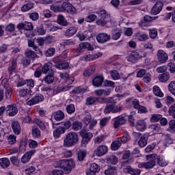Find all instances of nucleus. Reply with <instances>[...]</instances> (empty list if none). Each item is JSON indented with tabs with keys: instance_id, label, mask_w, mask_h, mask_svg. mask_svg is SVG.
<instances>
[{
	"instance_id": "nucleus-1",
	"label": "nucleus",
	"mask_w": 175,
	"mask_h": 175,
	"mask_svg": "<svg viewBox=\"0 0 175 175\" xmlns=\"http://www.w3.org/2000/svg\"><path fill=\"white\" fill-rule=\"evenodd\" d=\"M55 167H60L64 172V173L68 174L72 172V169L76 166L75 161L72 159H62L57 161L55 163Z\"/></svg>"
},
{
	"instance_id": "nucleus-2",
	"label": "nucleus",
	"mask_w": 175,
	"mask_h": 175,
	"mask_svg": "<svg viewBox=\"0 0 175 175\" xmlns=\"http://www.w3.org/2000/svg\"><path fill=\"white\" fill-rule=\"evenodd\" d=\"M79 142V135L77 133L69 132L64 139L63 146L64 147H73Z\"/></svg>"
},
{
	"instance_id": "nucleus-3",
	"label": "nucleus",
	"mask_w": 175,
	"mask_h": 175,
	"mask_svg": "<svg viewBox=\"0 0 175 175\" xmlns=\"http://www.w3.org/2000/svg\"><path fill=\"white\" fill-rule=\"evenodd\" d=\"M147 54L144 51H133L130 55L126 56V59L128 62H132V64H135L137 62V59H140L142 58H144Z\"/></svg>"
},
{
	"instance_id": "nucleus-4",
	"label": "nucleus",
	"mask_w": 175,
	"mask_h": 175,
	"mask_svg": "<svg viewBox=\"0 0 175 175\" xmlns=\"http://www.w3.org/2000/svg\"><path fill=\"white\" fill-rule=\"evenodd\" d=\"M52 62H53L54 66L59 70H64V69H68L69 68V63L65 60H62L61 56L53 57Z\"/></svg>"
},
{
	"instance_id": "nucleus-5",
	"label": "nucleus",
	"mask_w": 175,
	"mask_h": 175,
	"mask_svg": "<svg viewBox=\"0 0 175 175\" xmlns=\"http://www.w3.org/2000/svg\"><path fill=\"white\" fill-rule=\"evenodd\" d=\"M53 118L55 121H62V120L65 118V113L61 110H57L52 114V116L49 120L52 123L53 129H55V125H59V123H55V122L53 120Z\"/></svg>"
},
{
	"instance_id": "nucleus-6",
	"label": "nucleus",
	"mask_w": 175,
	"mask_h": 175,
	"mask_svg": "<svg viewBox=\"0 0 175 175\" xmlns=\"http://www.w3.org/2000/svg\"><path fill=\"white\" fill-rule=\"evenodd\" d=\"M79 135L82 138L81 139V146L82 147H84V146H87L90 142H91V139L94 137V134L90 132H87L85 129H82L79 132Z\"/></svg>"
},
{
	"instance_id": "nucleus-7",
	"label": "nucleus",
	"mask_w": 175,
	"mask_h": 175,
	"mask_svg": "<svg viewBox=\"0 0 175 175\" xmlns=\"http://www.w3.org/2000/svg\"><path fill=\"white\" fill-rule=\"evenodd\" d=\"M96 14H98V17L100 18L96 21L98 25H106V24H107L106 20H105L108 16L107 11H106V10L100 8L96 12Z\"/></svg>"
},
{
	"instance_id": "nucleus-8",
	"label": "nucleus",
	"mask_w": 175,
	"mask_h": 175,
	"mask_svg": "<svg viewBox=\"0 0 175 175\" xmlns=\"http://www.w3.org/2000/svg\"><path fill=\"white\" fill-rule=\"evenodd\" d=\"M17 76H18L19 81L16 84V87H23V85H26L30 91L33 88V87H35V82L33 81V79L24 80L23 78L20 77V75Z\"/></svg>"
},
{
	"instance_id": "nucleus-9",
	"label": "nucleus",
	"mask_w": 175,
	"mask_h": 175,
	"mask_svg": "<svg viewBox=\"0 0 175 175\" xmlns=\"http://www.w3.org/2000/svg\"><path fill=\"white\" fill-rule=\"evenodd\" d=\"M1 107L4 108V111H6V114L9 116V117H14V116H17L18 113V109L16 104L8 105L6 107L4 106Z\"/></svg>"
},
{
	"instance_id": "nucleus-10",
	"label": "nucleus",
	"mask_w": 175,
	"mask_h": 175,
	"mask_svg": "<svg viewBox=\"0 0 175 175\" xmlns=\"http://www.w3.org/2000/svg\"><path fill=\"white\" fill-rule=\"evenodd\" d=\"M44 100V96L42 94H36L35 96L31 98L29 100L27 101V105L28 106H33L40 103Z\"/></svg>"
},
{
	"instance_id": "nucleus-11",
	"label": "nucleus",
	"mask_w": 175,
	"mask_h": 175,
	"mask_svg": "<svg viewBox=\"0 0 175 175\" xmlns=\"http://www.w3.org/2000/svg\"><path fill=\"white\" fill-rule=\"evenodd\" d=\"M159 16H150L148 15H146L144 17V19L138 23L139 27L141 28H147V27H150V23L151 21H154V20H157Z\"/></svg>"
},
{
	"instance_id": "nucleus-12",
	"label": "nucleus",
	"mask_w": 175,
	"mask_h": 175,
	"mask_svg": "<svg viewBox=\"0 0 175 175\" xmlns=\"http://www.w3.org/2000/svg\"><path fill=\"white\" fill-rule=\"evenodd\" d=\"M16 28L18 31L23 29L24 31H28L29 32V33H32L31 31L33 29V25L31 22H21L16 25Z\"/></svg>"
},
{
	"instance_id": "nucleus-13",
	"label": "nucleus",
	"mask_w": 175,
	"mask_h": 175,
	"mask_svg": "<svg viewBox=\"0 0 175 175\" xmlns=\"http://www.w3.org/2000/svg\"><path fill=\"white\" fill-rule=\"evenodd\" d=\"M84 49H87L89 51H94V46L90 42H81L76 49V53L79 54L83 52Z\"/></svg>"
},
{
	"instance_id": "nucleus-14",
	"label": "nucleus",
	"mask_w": 175,
	"mask_h": 175,
	"mask_svg": "<svg viewBox=\"0 0 175 175\" xmlns=\"http://www.w3.org/2000/svg\"><path fill=\"white\" fill-rule=\"evenodd\" d=\"M107 151H109L107 146L105 145H100L94 151V154L96 157H103V155H106V154H107Z\"/></svg>"
},
{
	"instance_id": "nucleus-15",
	"label": "nucleus",
	"mask_w": 175,
	"mask_h": 175,
	"mask_svg": "<svg viewBox=\"0 0 175 175\" xmlns=\"http://www.w3.org/2000/svg\"><path fill=\"white\" fill-rule=\"evenodd\" d=\"M11 128L14 135L18 136V135L21 134V125L18 121L12 120L11 122Z\"/></svg>"
},
{
	"instance_id": "nucleus-16",
	"label": "nucleus",
	"mask_w": 175,
	"mask_h": 175,
	"mask_svg": "<svg viewBox=\"0 0 175 175\" xmlns=\"http://www.w3.org/2000/svg\"><path fill=\"white\" fill-rule=\"evenodd\" d=\"M163 8V3L162 1H157L154 6L150 10L151 14H154L157 16V14H159Z\"/></svg>"
},
{
	"instance_id": "nucleus-17",
	"label": "nucleus",
	"mask_w": 175,
	"mask_h": 175,
	"mask_svg": "<svg viewBox=\"0 0 175 175\" xmlns=\"http://www.w3.org/2000/svg\"><path fill=\"white\" fill-rule=\"evenodd\" d=\"M157 59L160 64H165V62L169 59V56L167 55V53L165 52V51L159 49L157 51Z\"/></svg>"
},
{
	"instance_id": "nucleus-18",
	"label": "nucleus",
	"mask_w": 175,
	"mask_h": 175,
	"mask_svg": "<svg viewBox=\"0 0 175 175\" xmlns=\"http://www.w3.org/2000/svg\"><path fill=\"white\" fill-rule=\"evenodd\" d=\"M103 81H105V77L103 75H97L92 79V83L94 87H102L103 85Z\"/></svg>"
},
{
	"instance_id": "nucleus-19",
	"label": "nucleus",
	"mask_w": 175,
	"mask_h": 175,
	"mask_svg": "<svg viewBox=\"0 0 175 175\" xmlns=\"http://www.w3.org/2000/svg\"><path fill=\"white\" fill-rule=\"evenodd\" d=\"M42 27L45 30V32H55V31L58 30V27L54 26L51 21H46L44 24H42Z\"/></svg>"
},
{
	"instance_id": "nucleus-20",
	"label": "nucleus",
	"mask_w": 175,
	"mask_h": 175,
	"mask_svg": "<svg viewBox=\"0 0 175 175\" xmlns=\"http://www.w3.org/2000/svg\"><path fill=\"white\" fill-rule=\"evenodd\" d=\"M135 129L139 132H144L147 129V122L144 120H137L135 123Z\"/></svg>"
},
{
	"instance_id": "nucleus-21",
	"label": "nucleus",
	"mask_w": 175,
	"mask_h": 175,
	"mask_svg": "<svg viewBox=\"0 0 175 175\" xmlns=\"http://www.w3.org/2000/svg\"><path fill=\"white\" fill-rule=\"evenodd\" d=\"M44 33H46V30L44 29V28L43 27V25L40 27H38L36 28V33H28V32L25 33V35L27 38H32L33 36H35L36 35H44Z\"/></svg>"
},
{
	"instance_id": "nucleus-22",
	"label": "nucleus",
	"mask_w": 175,
	"mask_h": 175,
	"mask_svg": "<svg viewBox=\"0 0 175 175\" xmlns=\"http://www.w3.org/2000/svg\"><path fill=\"white\" fill-rule=\"evenodd\" d=\"M139 139L138 141V145L141 148L147 146V142L148 140V134L142 135L139 133Z\"/></svg>"
},
{
	"instance_id": "nucleus-23",
	"label": "nucleus",
	"mask_w": 175,
	"mask_h": 175,
	"mask_svg": "<svg viewBox=\"0 0 175 175\" xmlns=\"http://www.w3.org/2000/svg\"><path fill=\"white\" fill-rule=\"evenodd\" d=\"M96 41L98 43H106L107 40H109L110 38L109 37V35L106 33H100L96 36Z\"/></svg>"
},
{
	"instance_id": "nucleus-24",
	"label": "nucleus",
	"mask_w": 175,
	"mask_h": 175,
	"mask_svg": "<svg viewBox=\"0 0 175 175\" xmlns=\"http://www.w3.org/2000/svg\"><path fill=\"white\" fill-rule=\"evenodd\" d=\"M41 71L42 73L46 75V73L50 74L53 71V63L51 62H48L45 63L44 66L42 67Z\"/></svg>"
},
{
	"instance_id": "nucleus-25",
	"label": "nucleus",
	"mask_w": 175,
	"mask_h": 175,
	"mask_svg": "<svg viewBox=\"0 0 175 175\" xmlns=\"http://www.w3.org/2000/svg\"><path fill=\"white\" fill-rule=\"evenodd\" d=\"M135 39L137 40H139V42H146V40H148V35L142 32L138 31L135 34Z\"/></svg>"
},
{
	"instance_id": "nucleus-26",
	"label": "nucleus",
	"mask_w": 175,
	"mask_h": 175,
	"mask_svg": "<svg viewBox=\"0 0 175 175\" xmlns=\"http://www.w3.org/2000/svg\"><path fill=\"white\" fill-rule=\"evenodd\" d=\"M77 33V27L73 26L67 29L64 33L65 36L66 38H72V36H75Z\"/></svg>"
},
{
	"instance_id": "nucleus-27",
	"label": "nucleus",
	"mask_w": 175,
	"mask_h": 175,
	"mask_svg": "<svg viewBox=\"0 0 175 175\" xmlns=\"http://www.w3.org/2000/svg\"><path fill=\"white\" fill-rule=\"evenodd\" d=\"M70 6H72V3H69L68 1H66L63 2L61 5L56 6V9L58 10V12H67Z\"/></svg>"
},
{
	"instance_id": "nucleus-28",
	"label": "nucleus",
	"mask_w": 175,
	"mask_h": 175,
	"mask_svg": "<svg viewBox=\"0 0 175 175\" xmlns=\"http://www.w3.org/2000/svg\"><path fill=\"white\" fill-rule=\"evenodd\" d=\"M157 165V162L155 161V159H150V161L146 163H142L141 164V166L142 167H144L145 169H152L154 166Z\"/></svg>"
},
{
	"instance_id": "nucleus-29",
	"label": "nucleus",
	"mask_w": 175,
	"mask_h": 175,
	"mask_svg": "<svg viewBox=\"0 0 175 175\" xmlns=\"http://www.w3.org/2000/svg\"><path fill=\"white\" fill-rule=\"evenodd\" d=\"M42 81H44L46 84H53L54 83V72H51L46 75Z\"/></svg>"
},
{
	"instance_id": "nucleus-30",
	"label": "nucleus",
	"mask_w": 175,
	"mask_h": 175,
	"mask_svg": "<svg viewBox=\"0 0 175 175\" xmlns=\"http://www.w3.org/2000/svg\"><path fill=\"white\" fill-rule=\"evenodd\" d=\"M65 132V128L64 126H59L56 128L55 131H53V137L55 139H59L61 137V135Z\"/></svg>"
},
{
	"instance_id": "nucleus-31",
	"label": "nucleus",
	"mask_w": 175,
	"mask_h": 175,
	"mask_svg": "<svg viewBox=\"0 0 175 175\" xmlns=\"http://www.w3.org/2000/svg\"><path fill=\"white\" fill-rule=\"evenodd\" d=\"M40 130L38 126H34L31 129V136L33 139H40Z\"/></svg>"
},
{
	"instance_id": "nucleus-32",
	"label": "nucleus",
	"mask_w": 175,
	"mask_h": 175,
	"mask_svg": "<svg viewBox=\"0 0 175 175\" xmlns=\"http://www.w3.org/2000/svg\"><path fill=\"white\" fill-rule=\"evenodd\" d=\"M87 157V150L81 149L77 152V159L79 162H83L84 159Z\"/></svg>"
},
{
	"instance_id": "nucleus-33",
	"label": "nucleus",
	"mask_w": 175,
	"mask_h": 175,
	"mask_svg": "<svg viewBox=\"0 0 175 175\" xmlns=\"http://www.w3.org/2000/svg\"><path fill=\"white\" fill-rule=\"evenodd\" d=\"M94 72H95V67L93 66H90L83 71V76L85 77H90Z\"/></svg>"
},
{
	"instance_id": "nucleus-34",
	"label": "nucleus",
	"mask_w": 175,
	"mask_h": 175,
	"mask_svg": "<svg viewBox=\"0 0 175 175\" xmlns=\"http://www.w3.org/2000/svg\"><path fill=\"white\" fill-rule=\"evenodd\" d=\"M17 69V60L16 59H13L11 61V65L10 67H8V72L10 73V76H12L14 71Z\"/></svg>"
},
{
	"instance_id": "nucleus-35",
	"label": "nucleus",
	"mask_w": 175,
	"mask_h": 175,
	"mask_svg": "<svg viewBox=\"0 0 175 175\" xmlns=\"http://www.w3.org/2000/svg\"><path fill=\"white\" fill-rule=\"evenodd\" d=\"M149 129L153 132V133H161V125L159 124H153L149 126Z\"/></svg>"
},
{
	"instance_id": "nucleus-36",
	"label": "nucleus",
	"mask_w": 175,
	"mask_h": 175,
	"mask_svg": "<svg viewBox=\"0 0 175 175\" xmlns=\"http://www.w3.org/2000/svg\"><path fill=\"white\" fill-rule=\"evenodd\" d=\"M0 166L3 169H6L10 166V161L8 158H1L0 159Z\"/></svg>"
},
{
	"instance_id": "nucleus-37",
	"label": "nucleus",
	"mask_w": 175,
	"mask_h": 175,
	"mask_svg": "<svg viewBox=\"0 0 175 175\" xmlns=\"http://www.w3.org/2000/svg\"><path fill=\"white\" fill-rule=\"evenodd\" d=\"M122 30L121 29H116L112 31V39L113 40H118L121 38Z\"/></svg>"
},
{
	"instance_id": "nucleus-38",
	"label": "nucleus",
	"mask_w": 175,
	"mask_h": 175,
	"mask_svg": "<svg viewBox=\"0 0 175 175\" xmlns=\"http://www.w3.org/2000/svg\"><path fill=\"white\" fill-rule=\"evenodd\" d=\"M34 124L41 129V131H46V124L40 119L36 118L33 120Z\"/></svg>"
},
{
	"instance_id": "nucleus-39",
	"label": "nucleus",
	"mask_w": 175,
	"mask_h": 175,
	"mask_svg": "<svg viewBox=\"0 0 175 175\" xmlns=\"http://www.w3.org/2000/svg\"><path fill=\"white\" fill-rule=\"evenodd\" d=\"M153 94L156 96H159V98H163V92L161 90V88L158 85H154L152 88Z\"/></svg>"
},
{
	"instance_id": "nucleus-40",
	"label": "nucleus",
	"mask_w": 175,
	"mask_h": 175,
	"mask_svg": "<svg viewBox=\"0 0 175 175\" xmlns=\"http://www.w3.org/2000/svg\"><path fill=\"white\" fill-rule=\"evenodd\" d=\"M170 79V75L168 72H163L161 74L159 77V81L161 83H166Z\"/></svg>"
},
{
	"instance_id": "nucleus-41",
	"label": "nucleus",
	"mask_w": 175,
	"mask_h": 175,
	"mask_svg": "<svg viewBox=\"0 0 175 175\" xmlns=\"http://www.w3.org/2000/svg\"><path fill=\"white\" fill-rule=\"evenodd\" d=\"M86 90L85 88L81 87V86H78L75 88L72 91L71 94L73 95H77L79 94H84Z\"/></svg>"
},
{
	"instance_id": "nucleus-42",
	"label": "nucleus",
	"mask_w": 175,
	"mask_h": 175,
	"mask_svg": "<svg viewBox=\"0 0 175 175\" xmlns=\"http://www.w3.org/2000/svg\"><path fill=\"white\" fill-rule=\"evenodd\" d=\"M168 163L166 162V160H165V157L162 155H159L157 157V165L159 166H161V167H163L165 166H167Z\"/></svg>"
},
{
	"instance_id": "nucleus-43",
	"label": "nucleus",
	"mask_w": 175,
	"mask_h": 175,
	"mask_svg": "<svg viewBox=\"0 0 175 175\" xmlns=\"http://www.w3.org/2000/svg\"><path fill=\"white\" fill-rule=\"evenodd\" d=\"M13 94V90L12 88H6L5 92V100H12V95Z\"/></svg>"
},
{
	"instance_id": "nucleus-44",
	"label": "nucleus",
	"mask_w": 175,
	"mask_h": 175,
	"mask_svg": "<svg viewBox=\"0 0 175 175\" xmlns=\"http://www.w3.org/2000/svg\"><path fill=\"white\" fill-rule=\"evenodd\" d=\"M122 144L120 140L113 141L111 144V150L112 151H117V150H120V147H121Z\"/></svg>"
},
{
	"instance_id": "nucleus-45",
	"label": "nucleus",
	"mask_w": 175,
	"mask_h": 175,
	"mask_svg": "<svg viewBox=\"0 0 175 175\" xmlns=\"http://www.w3.org/2000/svg\"><path fill=\"white\" fill-rule=\"evenodd\" d=\"M57 24H59V25H63V27H67L68 24V21L65 20V17L62 15H59L57 16Z\"/></svg>"
},
{
	"instance_id": "nucleus-46",
	"label": "nucleus",
	"mask_w": 175,
	"mask_h": 175,
	"mask_svg": "<svg viewBox=\"0 0 175 175\" xmlns=\"http://www.w3.org/2000/svg\"><path fill=\"white\" fill-rule=\"evenodd\" d=\"M31 9H33V3L32 2H28L21 7L22 12H29Z\"/></svg>"
},
{
	"instance_id": "nucleus-47",
	"label": "nucleus",
	"mask_w": 175,
	"mask_h": 175,
	"mask_svg": "<svg viewBox=\"0 0 175 175\" xmlns=\"http://www.w3.org/2000/svg\"><path fill=\"white\" fill-rule=\"evenodd\" d=\"M25 55L29 59H35L36 57H38L36 53L31 50H27L25 52Z\"/></svg>"
},
{
	"instance_id": "nucleus-48",
	"label": "nucleus",
	"mask_w": 175,
	"mask_h": 175,
	"mask_svg": "<svg viewBox=\"0 0 175 175\" xmlns=\"http://www.w3.org/2000/svg\"><path fill=\"white\" fill-rule=\"evenodd\" d=\"M83 128V124L79 121H75L72 124V129L73 131H80Z\"/></svg>"
},
{
	"instance_id": "nucleus-49",
	"label": "nucleus",
	"mask_w": 175,
	"mask_h": 175,
	"mask_svg": "<svg viewBox=\"0 0 175 175\" xmlns=\"http://www.w3.org/2000/svg\"><path fill=\"white\" fill-rule=\"evenodd\" d=\"M149 36L150 39H157L158 36V30L154 28L149 29Z\"/></svg>"
},
{
	"instance_id": "nucleus-50",
	"label": "nucleus",
	"mask_w": 175,
	"mask_h": 175,
	"mask_svg": "<svg viewBox=\"0 0 175 175\" xmlns=\"http://www.w3.org/2000/svg\"><path fill=\"white\" fill-rule=\"evenodd\" d=\"M89 170H92V172H94V173H99L100 168L98 164L92 163L90 164Z\"/></svg>"
},
{
	"instance_id": "nucleus-51",
	"label": "nucleus",
	"mask_w": 175,
	"mask_h": 175,
	"mask_svg": "<svg viewBox=\"0 0 175 175\" xmlns=\"http://www.w3.org/2000/svg\"><path fill=\"white\" fill-rule=\"evenodd\" d=\"M6 32H10V33H14V31H16V26L13 23H9L5 27Z\"/></svg>"
},
{
	"instance_id": "nucleus-52",
	"label": "nucleus",
	"mask_w": 175,
	"mask_h": 175,
	"mask_svg": "<svg viewBox=\"0 0 175 175\" xmlns=\"http://www.w3.org/2000/svg\"><path fill=\"white\" fill-rule=\"evenodd\" d=\"M44 53L46 57H53L55 54V48L51 47Z\"/></svg>"
},
{
	"instance_id": "nucleus-53",
	"label": "nucleus",
	"mask_w": 175,
	"mask_h": 175,
	"mask_svg": "<svg viewBox=\"0 0 175 175\" xmlns=\"http://www.w3.org/2000/svg\"><path fill=\"white\" fill-rule=\"evenodd\" d=\"M98 100V98L94 96H90L86 99V105H94Z\"/></svg>"
},
{
	"instance_id": "nucleus-54",
	"label": "nucleus",
	"mask_w": 175,
	"mask_h": 175,
	"mask_svg": "<svg viewBox=\"0 0 175 175\" xmlns=\"http://www.w3.org/2000/svg\"><path fill=\"white\" fill-rule=\"evenodd\" d=\"M66 111L68 114H73L76 111V108L73 104H69L66 106Z\"/></svg>"
},
{
	"instance_id": "nucleus-55",
	"label": "nucleus",
	"mask_w": 175,
	"mask_h": 175,
	"mask_svg": "<svg viewBox=\"0 0 175 175\" xmlns=\"http://www.w3.org/2000/svg\"><path fill=\"white\" fill-rule=\"evenodd\" d=\"M167 66L169 68V70L170 73H175V62L174 60H170L167 64Z\"/></svg>"
},
{
	"instance_id": "nucleus-56",
	"label": "nucleus",
	"mask_w": 175,
	"mask_h": 175,
	"mask_svg": "<svg viewBox=\"0 0 175 175\" xmlns=\"http://www.w3.org/2000/svg\"><path fill=\"white\" fill-rule=\"evenodd\" d=\"M124 173L134 175L135 174V169L132 168L131 165H128L126 167L123 169Z\"/></svg>"
},
{
	"instance_id": "nucleus-57",
	"label": "nucleus",
	"mask_w": 175,
	"mask_h": 175,
	"mask_svg": "<svg viewBox=\"0 0 175 175\" xmlns=\"http://www.w3.org/2000/svg\"><path fill=\"white\" fill-rule=\"evenodd\" d=\"M162 118V115L161 114H153L150 118L151 122H158Z\"/></svg>"
},
{
	"instance_id": "nucleus-58",
	"label": "nucleus",
	"mask_w": 175,
	"mask_h": 175,
	"mask_svg": "<svg viewBox=\"0 0 175 175\" xmlns=\"http://www.w3.org/2000/svg\"><path fill=\"white\" fill-rule=\"evenodd\" d=\"M168 114L172 117V118L175 119V103L170 107Z\"/></svg>"
},
{
	"instance_id": "nucleus-59",
	"label": "nucleus",
	"mask_w": 175,
	"mask_h": 175,
	"mask_svg": "<svg viewBox=\"0 0 175 175\" xmlns=\"http://www.w3.org/2000/svg\"><path fill=\"white\" fill-rule=\"evenodd\" d=\"M168 90L175 96V81L170 82L168 85Z\"/></svg>"
},
{
	"instance_id": "nucleus-60",
	"label": "nucleus",
	"mask_w": 175,
	"mask_h": 175,
	"mask_svg": "<svg viewBox=\"0 0 175 175\" xmlns=\"http://www.w3.org/2000/svg\"><path fill=\"white\" fill-rule=\"evenodd\" d=\"M8 143L11 145L15 144L17 141V137L14 135H10L8 137Z\"/></svg>"
},
{
	"instance_id": "nucleus-61",
	"label": "nucleus",
	"mask_w": 175,
	"mask_h": 175,
	"mask_svg": "<svg viewBox=\"0 0 175 175\" xmlns=\"http://www.w3.org/2000/svg\"><path fill=\"white\" fill-rule=\"evenodd\" d=\"M96 18H97L96 15L90 14L85 18V21L87 23H94V21H95V20H96Z\"/></svg>"
},
{
	"instance_id": "nucleus-62",
	"label": "nucleus",
	"mask_w": 175,
	"mask_h": 175,
	"mask_svg": "<svg viewBox=\"0 0 175 175\" xmlns=\"http://www.w3.org/2000/svg\"><path fill=\"white\" fill-rule=\"evenodd\" d=\"M110 75L113 79V80H118L120 79V74L117 70H111Z\"/></svg>"
},
{
	"instance_id": "nucleus-63",
	"label": "nucleus",
	"mask_w": 175,
	"mask_h": 175,
	"mask_svg": "<svg viewBox=\"0 0 175 175\" xmlns=\"http://www.w3.org/2000/svg\"><path fill=\"white\" fill-rule=\"evenodd\" d=\"M157 147V143L153 142L150 144V145H148L147 147L145 149L146 152H151L154 148Z\"/></svg>"
},
{
	"instance_id": "nucleus-64",
	"label": "nucleus",
	"mask_w": 175,
	"mask_h": 175,
	"mask_svg": "<svg viewBox=\"0 0 175 175\" xmlns=\"http://www.w3.org/2000/svg\"><path fill=\"white\" fill-rule=\"evenodd\" d=\"M168 131L170 132H174L175 133V120H171L169 122Z\"/></svg>"
}]
</instances>
